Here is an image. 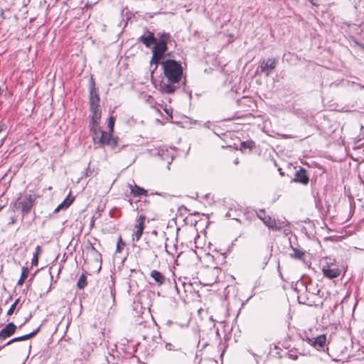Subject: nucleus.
I'll list each match as a JSON object with an SVG mask.
<instances>
[{
    "label": "nucleus",
    "mask_w": 364,
    "mask_h": 364,
    "mask_svg": "<svg viewBox=\"0 0 364 364\" xmlns=\"http://www.w3.org/2000/svg\"><path fill=\"white\" fill-rule=\"evenodd\" d=\"M161 64L164 75L167 79V83L161 82L160 84V90L164 93H173L176 89L174 84L179 82L182 78V65L180 63L171 59L164 60Z\"/></svg>",
    "instance_id": "obj_1"
},
{
    "label": "nucleus",
    "mask_w": 364,
    "mask_h": 364,
    "mask_svg": "<svg viewBox=\"0 0 364 364\" xmlns=\"http://www.w3.org/2000/svg\"><path fill=\"white\" fill-rule=\"evenodd\" d=\"M157 36L159 37L157 43L154 44L152 48V57L150 61L151 65H154V68L152 70L154 73L158 68L161 60L164 58L165 53L168 50L167 43L171 39V36L168 33H158Z\"/></svg>",
    "instance_id": "obj_2"
},
{
    "label": "nucleus",
    "mask_w": 364,
    "mask_h": 364,
    "mask_svg": "<svg viewBox=\"0 0 364 364\" xmlns=\"http://www.w3.org/2000/svg\"><path fill=\"white\" fill-rule=\"evenodd\" d=\"M90 131L92 134V139L95 144H98L100 146L108 145L112 148L115 147L117 144V141L109 132L102 131L98 124L92 125Z\"/></svg>",
    "instance_id": "obj_3"
},
{
    "label": "nucleus",
    "mask_w": 364,
    "mask_h": 364,
    "mask_svg": "<svg viewBox=\"0 0 364 364\" xmlns=\"http://www.w3.org/2000/svg\"><path fill=\"white\" fill-rule=\"evenodd\" d=\"M36 200V197L31 194L20 193L16 200L11 204L14 211H20L23 216L28 214Z\"/></svg>",
    "instance_id": "obj_4"
},
{
    "label": "nucleus",
    "mask_w": 364,
    "mask_h": 364,
    "mask_svg": "<svg viewBox=\"0 0 364 364\" xmlns=\"http://www.w3.org/2000/svg\"><path fill=\"white\" fill-rule=\"evenodd\" d=\"M256 215L258 218H259L269 228H271L274 230H278L281 228V227L277 226L275 219H273L271 216L267 215L264 209H259L257 210Z\"/></svg>",
    "instance_id": "obj_5"
},
{
    "label": "nucleus",
    "mask_w": 364,
    "mask_h": 364,
    "mask_svg": "<svg viewBox=\"0 0 364 364\" xmlns=\"http://www.w3.org/2000/svg\"><path fill=\"white\" fill-rule=\"evenodd\" d=\"M277 60L275 58H269L264 60L261 63V72L264 73L268 76L271 72L276 68Z\"/></svg>",
    "instance_id": "obj_6"
},
{
    "label": "nucleus",
    "mask_w": 364,
    "mask_h": 364,
    "mask_svg": "<svg viewBox=\"0 0 364 364\" xmlns=\"http://www.w3.org/2000/svg\"><path fill=\"white\" fill-rule=\"evenodd\" d=\"M138 41L145 45L146 47L150 48L152 45H154L159 40H157L154 33L147 31L146 33L140 36Z\"/></svg>",
    "instance_id": "obj_7"
},
{
    "label": "nucleus",
    "mask_w": 364,
    "mask_h": 364,
    "mask_svg": "<svg viewBox=\"0 0 364 364\" xmlns=\"http://www.w3.org/2000/svg\"><path fill=\"white\" fill-rule=\"evenodd\" d=\"M90 109L92 113L90 127L98 124V120L101 117V110L99 104H90Z\"/></svg>",
    "instance_id": "obj_8"
},
{
    "label": "nucleus",
    "mask_w": 364,
    "mask_h": 364,
    "mask_svg": "<svg viewBox=\"0 0 364 364\" xmlns=\"http://www.w3.org/2000/svg\"><path fill=\"white\" fill-rule=\"evenodd\" d=\"M146 217L144 215H141L137 220V224L135 225V232L134 234V238L136 241H139L142 235L143 230L144 229V223Z\"/></svg>",
    "instance_id": "obj_9"
},
{
    "label": "nucleus",
    "mask_w": 364,
    "mask_h": 364,
    "mask_svg": "<svg viewBox=\"0 0 364 364\" xmlns=\"http://www.w3.org/2000/svg\"><path fill=\"white\" fill-rule=\"evenodd\" d=\"M16 330V326L11 322L0 331V339H6L12 336Z\"/></svg>",
    "instance_id": "obj_10"
},
{
    "label": "nucleus",
    "mask_w": 364,
    "mask_h": 364,
    "mask_svg": "<svg viewBox=\"0 0 364 364\" xmlns=\"http://www.w3.org/2000/svg\"><path fill=\"white\" fill-rule=\"evenodd\" d=\"M322 272L323 275L328 279L336 278L341 274L338 266H334V267H323Z\"/></svg>",
    "instance_id": "obj_11"
},
{
    "label": "nucleus",
    "mask_w": 364,
    "mask_h": 364,
    "mask_svg": "<svg viewBox=\"0 0 364 364\" xmlns=\"http://www.w3.org/2000/svg\"><path fill=\"white\" fill-rule=\"evenodd\" d=\"M39 330H40V327H38L35 331H32L31 333H30L28 334H26L24 336H21L19 337H16L11 340H10L9 341H8L6 344H4L3 346V347H4L6 346H9L14 342L26 341L29 338H31L34 337L38 333Z\"/></svg>",
    "instance_id": "obj_12"
},
{
    "label": "nucleus",
    "mask_w": 364,
    "mask_h": 364,
    "mask_svg": "<svg viewBox=\"0 0 364 364\" xmlns=\"http://www.w3.org/2000/svg\"><path fill=\"white\" fill-rule=\"evenodd\" d=\"M100 97L98 91L95 87V83L92 82L90 88V104H99Z\"/></svg>",
    "instance_id": "obj_13"
},
{
    "label": "nucleus",
    "mask_w": 364,
    "mask_h": 364,
    "mask_svg": "<svg viewBox=\"0 0 364 364\" xmlns=\"http://www.w3.org/2000/svg\"><path fill=\"white\" fill-rule=\"evenodd\" d=\"M294 181L303 184H306L308 183L309 178L306 176V171L304 168H301L298 171L296 172Z\"/></svg>",
    "instance_id": "obj_14"
},
{
    "label": "nucleus",
    "mask_w": 364,
    "mask_h": 364,
    "mask_svg": "<svg viewBox=\"0 0 364 364\" xmlns=\"http://www.w3.org/2000/svg\"><path fill=\"white\" fill-rule=\"evenodd\" d=\"M129 187L130 188L131 193L134 197H139L141 196H146L147 195V191H146L143 188L139 187L137 185L133 186V185L129 184Z\"/></svg>",
    "instance_id": "obj_15"
},
{
    "label": "nucleus",
    "mask_w": 364,
    "mask_h": 364,
    "mask_svg": "<svg viewBox=\"0 0 364 364\" xmlns=\"http://www.w3.org/2000/svg\"><path fill=\"white\" fill-rule=\"evenodd\" d=\"M291 257L300 260L301 262L305 261V252L301 249L292 247V252L290 254Z\"/></svg>",
    "instance_id": "obj_16"
},
{
    "label": "nucleus",
    "mask_w": 364,
    "mask_h": 364,
    "mask_svg": "<svg viewBox=\"0 0 364 364\" xmlns=\"http://www.w3.org/2000/svg\"><path fill=\"white\" fill-rule=\"evenodd\" d=\"M150 276L159 285L163 284L165 282V277L164 275L157 270H152L151 272Z\"/></svg>",
    "instance_id": "obj_17"
},
{
    "label": "nucleus",
    "mask_w": 364,
    "mask_h": 364,
    "mask_svg": "<svg viewBox=\"0 0 364 364\" xmlns=\"http://www.w3.org/2000/svg\"><path fill=\"white\" fill-rule=\"evenodd\" d=\"M73 201V198L68 197L55 209V213L58 212L60 209L68 208Z\"/></svg>",
    "instance_id": "obj_18"
},
{
    "label": "nucleus",
    "mask_w": 364,
    "mask_h": 364,
    "mask_svg": "<svg viewBox=\"0 0 364 364\" xmlns=\"http://www.w3.org/2000/svg\"><path fill=\"white\" fill-rule=\"evenodd\" d=\"M320 177L321 178L322 183L324 181L327 184L328 182L332 181L333 178V173L331 172H327L326 170H323L322 173H320Z\"/></svg>",
    "instance_id": "obj_19"
},
{
    "label": "nucleus",
    "mask_w": 364,
    "mask_h": 364,
    "mask_svg": "<svg viewBox=\"0 0 364 364\" xmlns=\"http://www.w3.org/2000/svg\"><path fill=\"white\" fill-rule=\"evenodd\" d=\"M42 250L40 246L36 247V252L33 253L31 264L33 266H37L38 263V255L41 254Z\"/></svg>",
    "instance_id": "obj_20"
},
{
    "label": "nucleus",
    "mask_w": 364,
    "mask_h": 364,
    "mask_svg": "<svg viewBox=\"0 0 364 364\" xmlns=\"http://www.w3.org/2000/svg\"><path fill=\"white\" fill-rule=\"evenodd\" d=\"M86 279H87V277H86V275L85 274H82L78 279V281H77V287L80 289H84L85 287L87 285V282H86Z\"/></svg>",
    "instance_id": "obj_21"
},
{
    "label": "nucleus",
    "mask_w": 364,
    "mask_h": 364,
    "mask_svg": "<svg viewBox=\"0 0 364 364\" xmlns=\"http://www.w3.org/2000/svg\"><path fill=\"white\" fill-rule=\"evenodd\" d=\"M28 272L29 271H28V269L27 267H23L22 268L21 275V277H20L19 280L18 281V285H22L23 284L25 279L28 277Z\"/></svg>",
    "instance_id": "obj_22"
},
{
    "label": "nucleus",
    "mask_w": 364,
    "mask_h": 364,
    "mask_svg": "<svg viewBox=\"0 0 364 364\" xmlns=\"http://www.w3.org/2000/svg\"><path fill=\"white\" fill-rule=\"evenodd\" d=\"M255 146V142L252 140L242 141L240 144V149H252Z\"/></svg>",
    "instance_id": "obj_23"
},
{
    "label": "nucleus",
    "mask_w": 364,
    "mask_h": 364,
    "mask_svg": "<svg viewBox=\"0 0 364 364\" xmlns=\"http://www.w3.org/2000/svg\"><path fill=\"white\" fill-rule=\"evenodd\" d=\"M324 260L326 262V265L323 267H334V266H337L334 258L326 257H324Z\"/></svg>",
    "instance_id": "obj_24"
},
{
    "label": "nucleus",
    "mask_w": 364,
    "mask_h": 364,
    "mask_svg": "<svg viewBox=\"0 0 364 364\" xmlns=\"http://www.w3.org/2000/svg\"><path fill=\"white\" fill-rule=\"evenodd\" d=\"M308 338L309 343L311 346H313L314 347H315L316 348L317 346L318 345V337L316 336V337H313L311 338Z\"/></svg>",
    "instance_id": "obj_25"
},
{
    "label": "nucleus",
    "mask_w": 364,
    "mask_h": 364,
    "mask_svg": "<svg viewBox=\"0 0 364 364\" xmlns=\"http://www.w3.org/2000/svg\"><path fill=\"white\" fill-rule=\"evenodd\" d=\"M326 341V336L325 334L320 335V350H324L325 343Z\"/></svg>",
    "instance_id": "obj_26"
},
{
    "label": "nucleus",
    "mask_w": 364,
    "mask_h": 364,
    "mask_svg": "<svg viewBox=\"0 0 364 364\" xmlns=\"http://www.w3.org/2000/svg\"><path fill=\"white\" fill-rule=\"evenodd\" d=\"M114 124V118L113 117H110L109 118V121H108V128L110 132L113 131Z\"/></svg>",
    "instance_id": "obj_27"
},
{
    "label": "nucleus",
    "mask_w": 364,
    "mask_h": 364,
    "mask_svg": "<svg viewBox=\"0 0 364 364\" xmlns=\"http://www.w3.org/2000/svg\"><path fill=\"white\" fill-rule=\"evenodd\" d=\"M165 348L167 350H177L176 346L171 343H166Z\"/></svg>",
    "instance_id": "obj_28"
},
{
    "label": "nucleus",
    "mask_w": 364,
    "mask_h": 364,
    "mask_svg": "<svg viewBox=\"0 0 364 364\" xmlns=\"http://www.w3.org/2000/svg\"><path fill=\"white\" fill-rule=\"evenodd\" d=\"M16 306H15V304H12L9 310L7 311V315L10 316L12 315L16 309Z\"/></svg>",
    "instance_id": "obj_29"
},
{
    "label": "nucleus",
    "mask_w": 364,
    "mask_h": 364,
    "mask_svg": "<svg viewBox=\"0 0 364 364\" xmlns=\"http://www.w3.org/2000/svg\"><path fill=\"white\" fill-rule=\"evenodd\" d=\"M120 242H122V245H124V243L122 242L121 237H119L118 243H117V252H121L122 250V247L120 246Z\"/></svg>",
    "instance_id": "obj_30"
},
{
    "label": "nucleus",
    "mask_w": 364,
    "mask_h": 364,
    "mask_svg": "<svg viewBox=\"0 0 364 364\" xmlns=\"http://www.w3.org/2000/svg\"><path fill=\"white\" fill-rule=\"evenodd\" d=\"M309 1L314 6H317V4L316 2L318 1V0H309Z\"/></svg>",
    "instance_id": "obj_31"
},
{
    "label": "nucleus",
    "mask_w": 364,
    "mask_h": 364,
    "mask_svg": "<svg viewBox=\"0 0 364 364\" xmlns=\"http://www.w3.org/2000/svg\"><path fill=\"white\" fill-rule=\"evenodd\" d=\"M320 1H329L328 4H331L333 3L334 0H320Z\"/></svg>",
    "instance_id": "obj_32"
},
{
    "label": "nucleus",
    "mask_w": 364,
    "mask_h": 364,
    "mask_svg": "<svg viewBox=\"0 0 364 364\" xmlns=\"http://www.w3.org/2000/svg\"><path fill=\"white\" fill-rule=\"evenodd\" d=\"M19 301H20V299H19V298H18V299H16L15 300V301L14 302V304H15V306H17V304H18Z\"/></svg>",
    "instance_id": "obj_33"
},
{
    "label": "nucleus",
    "mask_w": 364,
    "mask_h": 364,
    "mask_svg": "<svg viewBox=\"0 0 364 364\" xmlns=\"http://www.w3.org/2000/svg\"><path fill=\"white\" fill-rule=\"evenodd\" d=\"M15 222H16L15 219L14 218H12L11 223L14 224Z\"/></svg>",
    "instance_id": "obj_34"
},
{
    "label": "nucleus",
    "mask_w": 364,
    "mask_h": 364,
    "mask_svg": "<svg viewBox=\"0 0 364 364\" xmlns=\"http://www.w3.org/2000/svg\"><path fill=\"white\" fill-rule=\"evenodd\" d=\"M3 130V126L0 125V132Z\"/></svg>",
    "instance_id": "obj_35"
},
{
    "label": "nucleus",
    "mask_w": 364,
    "mask_h": 364,
    "mask_svg": "<svg viewBox=\"0 0 364 364\" xmlns=\"http://www.w3.org/2000/svg\"><path fill=\"white\" fill-rule=\"evenodd\" d=\"M235 164H238V161H237V159H236V160L235 161Z\"/></svg>",
    "instance_id": "obj_36"
},
{
    "label": "nucleus",
    "mask_w": 364,
    "mask_h": 364,
    "mask_svg": "<svg viewBox=\"0 0 364 364\" xmlns=\"http://www.w3.org/2000/svg\"><path fill=\"white\" fill-rule=\"evenodd\" d=\"M165 112H166L168 114H169V112H168V109H165Z\"/></svg>",
    "instance_id": "obj_37"
},
{
    "label": "nucleus",
    "mask_w": 364,
    "mask_h": 364,
    "mask_svg": "<svg viewBox=\"0 0 364 364\" xmlns=\"http://www.w3.org/2000/svg\"><path fill=\"white\" fill-rule=\"evenodd\" d=\"M110 292L113 295V292H112V289H110Z\"/></svg>",
    "instance_id": "obj_38"
},
{
    "label": "nucleus",
    "mask_w": 364,
    "mask_h": 364,
    "mask_svg": "<svg viewBox=\"0 0 364 364\" xmlns=\"http://www.w3.org/2000/svg\"><path fill=\"white\" fill-rule=\"evenodd\" d=\"M1 208H1V207H0V210H1Z\"/></svg>",
    "instance_id": "obj_39"
}]
</instances>
